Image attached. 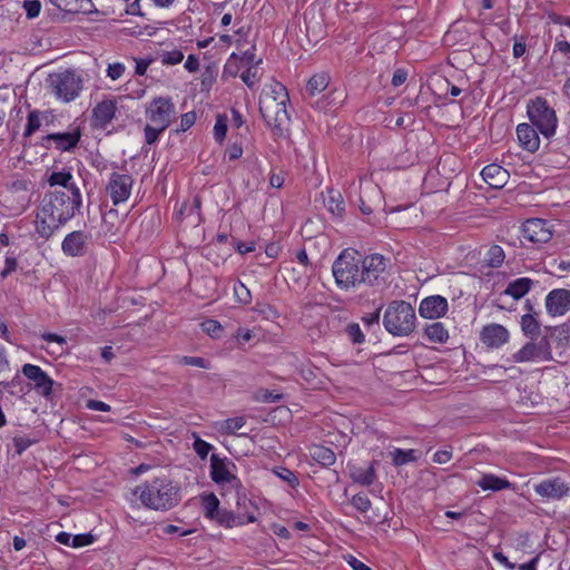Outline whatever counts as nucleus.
<instances>
[{
  "instance_id": "11",
  "label": "nucleus",
  "mask_w": 570,
  "mask_h": 570,
  "mask_svg": "<svg viewBox=\"0 0 570 570\" xmlns=\"http://www.w3.org/2000/svg\"><path fill=\"white\" fill-rule=\"evenodd\" d=\"M134 179L128 174L112 173L106 186V191L110 196L112 204L118 205L126 202L132 188Z\"/></svg>"
},
{
  "instance_id": "15",
  "label": "nucleus",
  "mask_w": 570,
  "mask_h": 570,
  "mask_svg": "<svg viewBox=\"0 0 570 570\" xmlns=\"http://www.w3.org/2000/svg\"><path fill=\"white\" fill-rule=\"evenodd\" d=\"M383 203V196L380 187L373 183H366L361 187L360 210L364 215H371L380 208Z\"/></svg>"
},
{
  "instance_id": "55",
  "label": "nucleus",
  "mask_w": 570,
  "mask_h": 570,
  "mask_svg": "<svg viewBox=\"0 0 570 570\" xmlns=\"http://www.w3.org/2000/svg\"><path fill=\"white\" fill-rule=\"evenodd\" d=\"M23 7L28 18H36L40 12L41 4L38 0H26Z\"/></svg>"
},
{
  "instance_id": "30",
  "label": "nucleus",
  "mask_w": 570,
  "mask_h": 570,
  "mask_svg": "<svg viewBox=\"0 0 570 570\" xmlns=\"http://www.w3.org/2000/svg\"><path fill=\"white\" fill-rule=\"evenodd\" d=\"M49 185L52 186H61L63 187L68 194H71V187H77L75 183H72V175L69 170L62 171H52L48 177Z\"/></svg>"
},
{
  "instance_id": "37",
  "label": "nucleus",
  "mask_w": 570,
  "mask_h": 570,
  "mask_svg": "<svg viewBox=\"0 0 570 570\" xmlns=\"http://www.w3.org/2000/svg\"><path fill=\"white\" fill-rule=\"evenodd\" d=\"M393 464L396 466H401L407 464L410 462L416 461L415 450H402L395 449L391 452Z\"/></svg>"
},
{
  "instance_id": "6",
  "label": "nucleus",
  "mask_w": 570,
  "mask_h": 570,
  "mask_svg": "<svg viewBox=\"0 0 570 570\" xmlns=\"http://www.w3.org/2000/svg\"><path fill=\"white\" fill-rule=\"evenodd\" d=\"M527 114L531 124L546 137L551 138L556 134L558 118L556 110L547 99L535 97L527 105Z\"/></svg>"
},
{
  "instance_id": "63",
  "label": "nucleus",
  "mask_w": 570,
  "mask_h": 570,
  "mask_svg": "<svg viewBox=\"0 0 570 570\" xmlns=\"http://www.w3.org/2000/svg\"><path fill=\"white\" fill-rule=\"evenodd\" d=\"M184 67L189 72H196L199 69V60H198V58L195 55H189L187 57V60H186Z\"/></svg>"
},
{
  "instance_id": "43",
  "label": "nucleus",
  "mask_w": 570,
  "mask_h": 570,
  "mask_svg": "<svg viewBox=\"0 0 570 570\" xmlns=\"http://www.w3.org/2000/svg\"><path fill=\"white\" fill-rule=\"evenodd\" d=\"M40 112L38 110H32L29 112L27 126L24 129V137H30L36 130L40 128Z\"/></svg>"
},
{
  "instance_id": "16",
  "label": "nucleus",
  "mask_w": 570,
  "mask_h": 570,
  "mask_svg": "<svg viewBox=\"0 0 570 570\" xmlns=\"http://www.w3.org/2000/svg\"><path fill=\"white\" fill-rule=\"evenodd\" d=\"M90 235L83 230H75L66 235L62 240L61 249L63 254L71 257L82 256L86 254Z\"/></svg>"
},
{
  "instance_id": "28",
  "label": "nucleus",
  "mask_w": 570,
  "mask_h": 570,
  "mask_svg": "<svg viewBox=\"0 0 570 570\" xmlns=\"http://www.w3.org/2000/svg\"><path fill=\"white\" fill-rule=\"evenodd\" d=\"M533 281L528 277L517 278L509 283L507 286L504 294L513 297L514 299H519L523 297L532 287Z\"/></svg>"
},
{
  "instance_id": "44",
  "label": "nucleus",
  "mask_w": 570,
  "mask_h": 570,
  "mask_svg": "<svg viewBox=\"0 0 570 570\" xmlns=\"http://www.w3.org/2000/svg\"><path fill=\"white\" fill-rule=\"evenodd\" d=\"M167 128H163L161 126L147 124L145 127V140L148 145H153L157 141L159 135L166 130Z\"/></svg>"
},
{
  "instance_id": "14",
  "label": "nucleus",
  "mask_w": 570,
  "mask_h": 570,
  "mask_svg": "<svg viewBox=\"0 0 570 570\" xmlns=\"http://www.w3.org/2000/svg\"><path fill=\"white\" fill-rule=\"evenodd\" d=\"M210 478L217 484L229 483L233 488L242 487L240 480L229 472L226 459H222L215 453L210 456Z\"/></svg>"
},
{
  "instance_id": "46",
  "label": "nucleus",
  "mask_w": 570,
  "mask_h": 570,
  "mask_svg": "<svg viewBox=\"0 0 570 570\" xmlns=\"http://www.w3.org/2000/svg\"><path fill=\"white\" fill-rule=\"evenodd\" d=\"M72 13L98 14L99 10L95 7L92 0H77Z\"/></svg>"
},
{
  "instance_id": "1",
  "label": "nucleus",
  "mask_w": 570,
  "mask_h": 570,
  "mask_svg": "<svg viewBox=\"0 0 570 570\" xmlns=\"http://www.w3.org/2000/svg\"><path fill=\"white\" fill-rule=\"evenodd\" d=\"M386 269V258L381 254L363 256L354 248L341 252L332 265L337 287L350 291L361 285L373 286Z\"/></svg>"
},
{
  "instance_id": "32",
  "label": "nucleus",
  "mask_w": 570,
  "mask_h": 570,
  "mask_svg": "<svg viewBox=\"0 0 570 570\" xmlns=\"http://www.w3.org/2000/svg\"><path fill=\"white\" fill-rule=\"evenodd\" d=\"M351 478L354 482L368 487L373 484L376 479L374 466L371 464L367 468H356L351 472Z\"/></svg>"
},
{
  "instance_id": "42",
  "label": "nucleus",
  "mask_w": 570,
  "mask_h": 570,
  "mask_svg": "<svg viewBox=\"0 0 570 570\" xmlns=\"http://www.w3.org/2000/svg\"><path fill=\"white\" fill-rule=\"evenodd\" d=\"M202 328L213 338H218L223 332V326L216 320L208 318L202 323Z\"/></svg>"
},
{
  "instance_id": "54",
  "label": "nucleus",
  "mask_w": 570,
  "mask_h": 570,
  "mask_svg": "<svg viewBox=\"0 0 570 570\" xmlns=\"http://www.w3.org/2000/svg\"><path fill=\"white\" fill-rule=\"evenodd\" d=\"M95 541V538L92 534L90 533H85V534H77V535H73L72 539H71V546L73 548H80V547H85V546H89L91 544L92 542Z\"/></svg>"
},
{
  "instance_id": "47",
  "label": "nucleus",
  "mask_w": 570,
  "mask_h": 570,
  "mask_svg": "<svg viewBox=\"0 0 570 570\" xmlns=\"http://www.w3.org/2000/svg\"><path fill=\"white\" fill-rule=\"evenodd\" d=\"M352 505L360 512H367L371 509V501L363 493L355 494L351 500Z\"/></svg>"
},
{
  "instance_id": "48",
  "label": "nucleus",
  "mask_w": 570,
  "mask_h": 570,
  "mask_svg": "<svg viewBox=\"0 0 570 570\" xmlns=\"http://www.w3.org/2000/svg\"><path fill=\"white\" fill-rule=\"evenodd\" d=\"M193 448L197 455L203 460L207 458L209 451L213 449L212 444L202 440L200 438H196Z\"/></svg>"
},
{
  "instance_id": "39",
  "label": "nucleus",
  "mask_w": 570,
  "mask_h": 570,
  "mask_svg": "<svg viewBox=\"0 0 570 570\" xmlns=\"http://www.w3.org/2000/svg\"><path fill=\"white\" fill-rule=\"evenodd\" d=\"M233 289H234V295H235L236 302H238L243 305H247L250 303L252 294L245 284H243L240 281H238L234 284Z\"/></svg>"
},
{
  "instance_id": "49",
  "label": "nucleus",
  "mask_w": 570,
  "mask_h": 570,
  "mask_svg": "<svg viewBox=\"0 0 570 570\" xmlns=\"http://www.w3.org/2000/svg\"><path fill=\"white\" fill-rule=\"evenodd\" d=\"M240 78L246 83V86L249 88H253L254 85L259 79V77L257 75V69L254 67H248L244 72H242Z\"/></svg>"
},
{
  "instance_id": "29",
  "label": "nucleus",
  "mask_w": 570,
  "mask_h": 570,
  "mask_svg": "<svg viewBox=\"0 0 570 570\" xmlns=\"http://www.w3.org/2000/svg\"><path fill=\"white\" fill-rule=\"evenodd\" d=\"M311 456L314 461L325 468L333 465L336 461L334 451L323 445H313L311 448Z\"/></svg>"
},
{
  "instance_id": "21",
  "label": "nucleus",
  "mask_w": 570,
  "mask_h": 570,
  "mask_svg": "<svg viewBox=\"0 0 570 570\" xmlns=\"http://www.w3.org/2000/svg\"><path fill=\"white\" fill-rule=\"evenodd\" d=\"M480 340L489 347H500L508 342L509 332L503 325L495 323L489 324L482 328Z\"/></svg>"
},
{
  "instance_id": "60",
  "label": "nucleus",
  "mask_w": 570,
  "mask_h": 570,
  "mask_svg": "<svg viewBox=\"0 0 570 570\" xmlns=\"http://www.w3.org/2000/svg\"><path fill=\"white\" fill-rule=\"evenodd\" d=\"M452 458V452L449 450H439L433 455V461L439 464L449 462Z\"/></svg>"
},
{
  "instance_id": "38",
  "label": "nucleus",
  "mask_w": 570,
  "mask_h": 570,
  "mask_svg": "<svg viewBox=\"0 0 570 570\" xmlns=\"http://www.w3.org/2000/svg\"><path fill=\"white\" fill-rule=\"evenodd\" d=\"M505 258L504 250L499 245H492L487 253V264L490 267L498 268L500 267Z\"/></svg>"
},
{
  "instance_id": "25",
  "label": "nucleus",
  "mask_w": 570,
  "mask_h": 570,
  "mask_svg": "<svg viewBox=\"0 0 570 570\" xmlns=\"http://www.w3.org/2000/svg\"><path fill=\"white\" fill-rule=\"evenodd\" d=\"M481 175L484 181L492 188H502L509 178V173L497 164L487 165Z\"/></svg>"
},
{
  "instance_id": "41",
  "label": "nucleus",
  "mask_w": 570,
  "mask_h": 570,
  "mask_svg": "<svg viewBox=\"0 0 570 570\" xmlns=\"http://www.w3.org/2000/svg\"><path fill=\"white\" fill-rule=\"evenodd\" d=\"M274 473L279 478L282 479L283 481H285L289 487L292 488H296L299 483L297 476L295 475V473L287 469V468H284V466H277L274 469Z\"/></svg>"
},
{
  "instance_id": "31",
  "label": "nucleus",
  "mask_w": 570,
  "mask_h": 570,
  "mask_svg": "<svg viewBox=\"0 0 570 570\" xmlns=\"http://www.w3.org/2000/svg\"><path fill=\"white\" fill-rule=\"evenodd\" d=\"M424 334L432 343H445L449 338V332L444 327V325L440 322H434L432 324L426 325L424 328Z\"/></svg>"
},
{
  "instance_id": "4",
  "label": "nucleus",
  "mask_w": 570,
  "mask_h": 570,
  "mask_svg": "<svg viewBox=\"0 0 570 570\" xmlns=\"http://www.w3.org/2000/svg\"><path fill=\"white\" fill-rule=\"evenodd\" d=\"M289 96L285 86L281 82H274L269 90L265 91L259 99V112L266 124L277 136H285L288 130L289 116L286 110V104Z\"/></svg>"
},
{
  "instance_id": "17",
  "label": "nucleus",
  "mask_w": 570,
  "mask_h": 570,
  "mask_svg": "<svg viewBox=\"0 0 570 570\" xmlns=\"http://www.w3.org/2000/svg\"><path fill=\"white\" fill-rule=\"evenodd\" d=\"M448 299L441 295H432L423 298L420 303L419 313L423 318L436 320L448 312Z\"/></svg>"
},
{
  "instance_id": "24",
  "label": "nucleus",
  "mask_w": 570,
  "mask_h": 570,
  "mask_svg": "<svg viewBox=\"0 0 570 570\" xmlns=\"http://www.w3.org/2000/svg\"><path fill=\"white\" fill-rule=\"evenodd\" d=\"M80 137V129L77 128L70 132L49 134L43 138V140L53 141L58 150L69 151L78 145Z\"/></svg>"
},
{
  "instance_id": "2",
  "label": "nucleus",
  "mask_w": 570,
  "mask_h": 570,
  "mask_svg": "<svg viewBox=\"0 0 570 570\" xmlns=\"http://www.w3.org/2000/svg\"><path fill=\"white\" fill-rule=\"evenodd\" d=\"M81 204L82 197L78 187H71V194L65 190L47 191L36 215L35 228L38 236L48 240L75 217Z\"/></svg>"
},
{
  "instance_id": "45",
  "label": "nucleus",
  "mask_w": 570,
  "mask_h": 570,
  "mask_svg": "<svg viewBox=\"0 0 570 570\" xmlns=\"http://www.w3.org/2000/svg\"><path fill=\"white\" fill-rule=\"evenodd\" d=\"M227 132V117L218 115L214 126V137L217 141H223Z\"/></svg>"
},
{
  "instance_id": "22",
  "label": "nucleus",
  "mask_w": 570,
  "mask_h": 570,
  "mask_svg": "<svg viewBox=\"0 0 570 570\" xmlns=\"http://www.w3.org/2000/svg\"><path fill=\"white\" fill-rule=\"evenodd\" d=\"M330 83V77L325 72L316 73L309 78L305 88L304 98L308 100V104L315 106L318 109L324 107L320 105V101H313V98L323 92Z\"/></svg>"
},
{
  "instance_id": "20",
  "label": "nucleus",
  "mask_w": 570,
  "mask_h": 570,
  "mask_svg": "<svg viewBox=\"0 0 570 570\" xmlns=\"http://www.w3.org/2000/svg\"><path fill=\"white\" fill-rule=\"evenodd\" d=\"M534 491L543 498L559 500L567 495L569 487L560 478H553L535 484Z\"/></svg>"
},
{
  "instance_id": "58",
  "label": "nucleus",
  "mask_w": 570,
  "mask_h": 570,
  "mask_svg": "<svg viewBox=\"0 0 570 570\" xmlns=\"http://www.w3.org/2000/svg\"><path fill=\"white\" fill-rule=\"evenodd\" d=\"M196 121V114L194 111L186 112L180 119V130H188Z\"/></svg>"
},
{
  "instance_id": "64",
  "label": "nucleus",
  "mask_w": 570,
  "mask_h": 570,
  "mask_svg": "<svg viewBox=\"0 0 570 570\" xmlns=\"http://www.w3.org/2000/svg\"><path fill=\"white\" fill-rule=\"evenodd\" d=\"M348 564L352 567L353 570H372L370 567H367L362 561L357 560L355 557L350 556L347 560Z\"/></svg>"
},
{
  "instance_id": "40",
  "label": "nucleus",
  "mask_w": 570,
  "mask_h": 570,
  "mask_svg": "<svg viewBox=\"0 0 570 570\" xmlns=\"http://www.w3.org/2000/svg\"><path fill=\"white\" fill-rule=\"evenodd\" d=\"M14 451L17 455H21L32 444L37 443L38 440L36 438H30L26 435H16L12 439Z\"/></svg>"
},
{
  "instance_id": "19",
  "label": "nucleus",
  "mask_w": 570,
  "mask_h": 570,
  "mask_svg": "<svg viewBox=\"0 0 570 570\" xmlns=\"http://www.w3.org/2000/svg\"><path fill=\"white\" fill-rule=\"evenodd\" d=\"M547 312L552 316L564 315L570 309V291L558 288L546 297Z\"/></svg>"
},
{
  "instance_id": "23",
  "label": "nucleus",
  "mask_w": 570,
  "mask_h": 570,
  "mask_svg": "<svg viewBox=\"0 0 570 570\" xmlns=\"http://www.w3.org/2000/svg\"><path fill=\"white\" fill-rule=\"evenodd\" d=\"M537 128L529 124H520L517 126V137L521 147L529 151L534 153L538 150L540 145V138L537 132Z\"/></svg>"
},
{
  "instance_id": "56",
  "label": "nucleus",
  "mask_w": 570,
  "mask_h": 570,
  "mask_svg": "<svg viewBox=\"0 0 570 570\" xmlns=\"http://www.w3.org/2000/svg\"><path fill=\"white\" fill-rule=\"evenodd\" d=\"M125 72V66L120 62L110 63L107 69V76L112 80L119 79Z\"/></svg>"
},
{
  "instance_id": "10",
  "label": "nucleus",
  "mask_w": 570,
  "mask_h": 570,
  "mask_svg": "<svg viewBox=\"0 0 570 570\" xmlns=\"http://www.w3.org/2000/svg\"><path fill=\"white\" fill-rule=\"evenodd\" d=\"M146 115L151 124L168 128L175 116V105L170 98L157 97L147 107Z\"/></svg>"
},
{
  "instance_id": "7",
  "label": "nucleus",
  "mask_w": 570,
  "mask_h": 570,
  "mask_svg": "<svg viewBox=\"0 0 570 570\" xmlns=\"http://www.w3.org/2000/svg\"><path fill=\"white\" fill-rule=\"evenodd\" d=\"M47 81L52 94L63 102L75 100L82 90V78L75 70L51 73Z\"/></svg>"
},
{
  "instance_id": "53",
  "label": "nucleus",
  "mask_w": 570,
  "mask_h": 570,
  "mask_svg": "<svg viewBox=\"0 0 570 570\" xmlns=\"http://www.w3.org/2000/svg\"><path fill=\"white\" fill-rule=\"evenodd\" d=\"M49 2L58 10L66 13H72L73 8L77 4V0H49Z\"/></svg>"
},
{
  "instance_id": "33",
  "label": "nucleus",
  "mask_w": 570,
  "mask_h": 570,
  "mask_svg": "<svg viewBox=\"0 0 570 570\" xmlns=\"http://www.w3.org/2000/svg\"><path fill=\"white\" fill-rule=\"evenodd\" d=\"M326 208L334 215L341 216L344 213V200L340 191L334 189L327 190V196L324 199Z\"/></svg>"
},
{
  "instance_id": "26",
  "label": "nucleus",
  "mask_w": 570,
  "mask_h": 570,
  "mask_svg": "<svg viewBox=\"0 0 570 570\" xmlns=\"http://www.w3.org/2000/svg\"><path fill=\"white\" fill-rule=\"evenodd\" d=\"M476 485L483 491H501L513 487L507 479L491 473L483 474L480 480L476 481Z\"/></svg>"
},
{
  "instance_id": "18",
  "label": "nucleus",
  "mask_w": 570,
  "mask_h": 570,
  "mask_svg": "<svg viewBox=\"0 0 570 570\" xmlns=\"http://www.w3.org/2000/svg\"><path fill=\"white\" fill-rule=\"evenodd\" d=\"M117 111V101L115 99H105L92 108V126L98 129H106L115 118Z\"/></svg>"
},
{
  "instance_id": "34",
  "label": "nucleus",
  "mask_w": 570,
  "mask_h": 570,
  "mask_svg": "<svg viewBox=\"0 0 570 570\" xmlns=\"http://www.w3.org/2000/svg\"><path fill=\"white\" fill-rule=\"evenodd\" d=\"M237 511H240L244 514L245 524L254 523L257 521L256 513L258 511V508L253 501L248 500L246 497H238Z\"/></svg>"
},
{
  "instance_id": "51",
  "label": "nucleus",
  "mask_w": 570,
  "mask_h": 570,
  "mask_svg": "<svg viewBox=\"0 0 570 570\" xmlns=\"http://www.w3.org/2000/svg\"><path fill=\"white\" fill-rule=\"evenodd\" d=\"M184 59V53L180 50H173L165 52L163 55V63L164 65H177L180 63Z\"/></svg>"
},
{
  "instance_id": "3",
  "label": "nucleus",
  "mask_w": 570,
  "mask_h": 570,
  "mask_svg": "<svg viewBox=\"0 0 570 570\" xmlns=\"http://www.w3.org/2000/svg\"><path fill=\"white\" fill-rule=\"evenodd\" d=\"M134 494L139 497L141 504L156 511H168L180 500V487L168 476L155 478L136 487Z\"/></svg>"
},
{
  "instance_id": "62",
  "label": "nucleus",
  "mask_w": 570,
  "mask_h": 570,
  "mask_svg": "<svg viewBox=\"0 0 570 570\" xmlns=\"http://www.w3.org/2000/svg\"><path fill=\"white\" fill-rule=\"evenodd\" d=\"M183 363L186 365H193L202 368H206V361L203 357L197 356H184Z\"/></svg>"
},
{
  "instance_id": "36",
  "label": "nucleus",
  "mask_w": 570,
  "mask_h": 570,
  "mask_svg": "<svg viewBox=\"0 0 570 570\" xmlns=\"http://www.w3.org/2000/svg\"><path fill=\"white\" fill-rule=\"evenodd\" d=\"M202 505L205 518L209 520L217 517V512L220 509L219 500L213 492L202 495Z\"/></svg>"
},
{
  "instance_id": "57",
  "label": "nucleus",
  "mask_w": 570,
  "mask_h": 570,
  "mask_svg": "<svg viewBox=\"0 0 570 570\" xmlns=\"http://www.w3.org/2000/svg\"><path fill=\"white\" fill-rule=\"evenodd\" d=\"M18 263L16 257L13 256H7L4 261V268L0 273L2 278H6L8 275H10L12 272L17 269Z\"/></svg>"
},
{
  "instance_id": "5",
  "label": "nucleus",
  "mask_w": 570,
  "mask_h": 570,
  "mask_svg": "<svg viewBox=\"0 0 570 570\" xmlns=\"http://www.w3.org/2000/svg\"><path fill=\"white\" fill-rule=\"evenodd\" d=\"M416 315L405 301H393L383 315L385 330L394 336H407L415 330Z\"/></svg>"
},
{
  "instance_id": "8",
  "label": "nucleus",
  "mask_w": 570,
  "mask_h": 570,
  "mask_svg": "<svg viewBox=\"0 0 570 570\" xmlns=\"http://www.w3.org/2000/svg\"><path fill=\"white\" fill-rule=\"evenodd\" d=\"M27 180H14L2 196V204L12 215L23 213L31 202V189Z\"/></svg>"
},
{
  "instance_id": "61",
  "label": "nucleus",
  "mask_w": 570,
  "mask_h": 570,
  "mask_svg": "<svg viewBox=\"0 0 570 570\" xmlns=\"http://www.w3.org/2000/svg\"><path fill=\"white\" fill-rule=\"evenodd\" d=\"M407 72L404 69H396L392 77V85L399 87L406 81Z\"/></svg>"
},
{
  "instance_id": "50",
  "label": "nucleus",
  "mask_w": 570,
  "mask_h": 570,
  "mask_svg": "<svg viewBox=\"0 0 570 570\" xmlns=\"http://www.w3.org/2000/svg\"><path fill=\"white\" fill-rule=\"evenodd\" d=\"M346 331H347V334L353 343L361 344L364 342L365 336L362 333L358 324H356V323L350 324L347 326Z\"/></svg>"
},
{
  "instance_id": "59",
  "label": "nucleus",
  "mask_w": 570,
  "mask_h": 570,
  "mask_svg": "<svg viewBox=\"0 0 570 570\" xmlns=\"http://www.w3.org/2000/svg\"><path fill=\"white\" fill-rule=\"evenodd\" d=\"M87 407L92 411H100V412H109L110 405L97 400H89L87 402Z\"/></svg>"
},
{
  "instance_id": "52",
  "label": "nucleus",
  "mask_w": 570,
  "mask_h": 570,
  "mask_svg": "<svg viewBox=\"0 0 570 570\" xmlns=\"http://www.w3.org/2000/svg\"><path fill=\"white\" fill-rule=\"evenodd\" d=\"M245 425V419L243 416L227 419L225 421V429L227 433L234 434L237 430H240Z\"/></svg>"
},
{
  "instance_id": "12",
  "label": "nucleus",
  "mask_w": 570,
  "mask_h": 570,
  "mask_svg": "<svg viewBox=\"0 0 570 570\" xmlns=\"http://www.w3.org/2000/svg\"><path fill=\"white\" fill-rule=\"evenodd\" d=\"M522 236L524 239L533 244H544L552 237V232L547 220L540 218H531L523 223Z\"/></svg>"
},
{
  "instance_id": "35",
  "label": "nucleus",
  "mask_w": 570,
  "mask_h": 570,
  "mask_svg": "<svg viewBox=\"0 0 570 570\" xmlns=\"http://www.w3.org/2000/svg\"><path fill=\"white\" fill-rule=\"evenodd\" d=\"M521 328L530 340H537L540 335V323L532 314H524L521 317Z\"/></svg>"
},
{
  "instance_id": "13",
  "label": "nucleus",
  "mask_w": 570,
  "mask_h": 570,
  "mask_svg": "<svg viewBox=\"0 0 570 570\" xmlns=\"http://www.w3.org/2000/svg\"><path fill=\"white\" fill-rule=\"evenodd\" d=\"M22 374L33 382V387L43 397L49 399L52 394L53 380L38 365L24 364Z\"/></svg>"
},
{
  "instance_id": "27",
  "label": "nucleus",
  "mask_w": 570,
  "mask_h": 570,
  "mask_svg": "<svg viewBox=\"0 0 570 570\" xmlns=\"http://www.w3.org/2000/svg\"><path fill=\"white\" fill-rule=\"evenodd\" d=\"M219 525L225 528L240 527L245 524L244 514L240 511L219 509L217 517L213 518Z\"/></svg>"
},
{
  "instance_id": "9",
  "label": "nucleus",
  "mask_w": 570,
  "mask_h": 570,
  "mask_svg": "<svg viewBox=\"0 0 570 570\" xmlns=\"http://www.w3.org/2000/svg\"><path fill=\"white\" fill-rule=\"evenodd\" d=\"M511 360L515 363L551 361L552 351L549 338L543 336L538 342L530 340L518 352L512 354Z\"/></svg>"
}]
</instances>
